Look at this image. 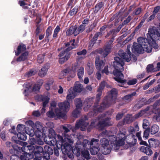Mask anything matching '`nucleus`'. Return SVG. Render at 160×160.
<instances>
[{
  "label": "nucleus",
  "mask_w": 160,
  "mask_h": 160,
  "mask_svg": "<svg viewBox=\"0 0 160 160\" xmlns=\"http://www.w3.org/2000/svg\"><path fill=\"white\" fill-rule=\"evenodd\" d=\"M102 34L101 32L97 33L93 37V38L91 40L89 44V46L90 47H92L95 43V41L97 40L98 37L99 36L101 35Z\"/></svg>",
  "instance_id": "bb28decb"
},
{
  "label": "nucleus",
  "mask_w": 160,
  "mask_h": 160,
  "mask_svg": "<svg viewBox=\"0 0 160 160\" xmlns=\"http://www.w3.org/2000/svg\"><path fill=\"white\" fill-rule=\"evenodd\" d=\"M98 147H97L95 146L90 147V151L91 154L93 155L97 154L99 151Z\"/></svg>",
  "instance_id": "72a5a7b5"
},
{
  "label": "nucleus",
  "mask_w": 160,
  "mask_h": 160,
  "mask_svg": "<svg viewBox=\"0 0 160 160\" xmlns=\"http://www.w3.org/2000/svg\"><path fill=\"white\" fill-rule=\"evenodd\" d=\"M148 142L150 146H153V144L155 143V139L152 138L149 139L148 140Z\"/></svg>",
  "instance_id": "69168bd1"
},
{
  "label": "nucleus",
  "mask_w": 160,
  "mask_h": 160,
  "mask_svg": "<svg viewBox=\"0 0 160 160\" xmlns=\"http://www.w3.org/2000/svg\"><path fill=\"white\" fill-rule=\"evenodd\" d=\"M57 137L59 145V148H61L62 153L64 154H68L69 152H72L77 157H79L81 153L82 154L81 148L88 146L87 140H84L82 142L79 140L77 141L75 148L72 149L71 144L73 143V140L71 137L66 136L65 139H64L63 137L61 135H58Z\"/></svg>",
  "instance_id": "f03ea898"
},
{
  "label": "nucleus",
  "mask_w": 160,
  "mask_h": 160,
  "mask_svg": "<svg viewBox=\"0 0 160 160\" xmlns=\"http://www.w3.org/2000/svg\"><path fill=\"white\" fill-rule=\"evenodd\" d=\"M11 160H20V158H19L16 155H13L10 157Z\"/></svg>",
  "instance_id": "338daca9"
},
{
  "label": "nucleus",
  "mask_w": 160,
  "mask_h": 160,
  "mask_svg": "<svg viewBox=\"0 0 160 160\" xmlns=\"http://www.w3.org/2000/svg\"><path fill=\"white\" fill-rule=\"evenodd\" d=\"M109 106V105H108L107 103V101H106H106H104L99 108H97V106L95 105L93 109V111L95 113L98 111L100 112H102L105 108L108 107Z\"/></svg>",
  "instance_id": "a211bd4d"
},
{
  "label": "nucleus",
  "mask_w": 160,
  "mask_h": 160,
  "mask_svg": "<svg viewBox=\"0 0 160 160\" xmlns=\"http://www.w3.org/2000/svg\"><path fill=\"white\" fill-rule=\"evenodd\" d=\"M70 53H67L64 57L60 58L59 60V63L62 64L67 61L70 58Z\"/></svg>",
  "instance_id": "2f4dec72"
},
{
  "label": "nucleus",
  "mask_w": 160,
  "mask_h": 160,
  "mask_svg": "<svg viewBox=\"0 0 160 160\" xmlns=\"http://www.w3.org/2000/svg\"><path fill=\"white\" fill-rule=\"evenodd\" d=\"M157 40H151L150 39L149 40H148V42H147L150 44L152 49V47L153 48L155 49H157L158 48V46L155 42Z\"/></svg>",
  "instance_id": "7c9ffc66"
},
{
  "label": "nucleus",
  "mask_w": 160,
  "mask_h": 160,
  "mask_svg": "<svg viewBox=\"0 0 160 160\" xmlns=\"http://www.w3.org/2000/svg\"><path fill=\"white\" fill-rule=\"evenodd\" d=\"M149 134V131L148 129H146L144 131L143 133V137L147 139Z\"/></svg>",
  "instance_id": "bf43d9fd"
},
{
  "label": "nucleus",
  "mask_w": 160,
  "mask_h": 160,
  "mask_svg": "<svg viewBox=\"0 0 160 160\" xmlns=\"http://www.w3.org/2000/svg\"><path fill=\"white\" fill-rule=\"evenodd\" d=\"M35 127L36 128L35 130H37L38 131H43V128L42 126L41 125V123L39 122H37L35 124Z\"/></svg>",
  "instance_id": "a18cd8bd"
},
{
  "label": "nucleus",
  "mask_w": 160,
  "mask_h": 160,
  "mask_svg": "<svg viewBox=\"0 0 160 160\" xmlns=\"http://www.w3.org/2000/svg\"><path fill=\"white\" fill-rule=\"evenodd\" d=\"M106 83L104 81H103L102 82L100 85L99 88H98V91L99 90L101 91L103 89Z\"/></svg>",
  "instance_id": "052dcab7"
},
{
  "label": "nucleus",
  "mask_w": 160,
  "mask_h": 160,
  "mask_svg": "<svg viewBox=\"0 0 160 160\" xmlns=\"http://www.w3.org/2000/svg\"><path fill=\"white\" fill-rule=\"evenodd\" d=\"M28 128V127H25V126L23 125H18L17 127V130L18 133L19 132H26V130Z\"/></svg>",
  "instance_id": "a878e982"
},
{
  "label": "nucleus",
  "mask_w": 160,
  "mask_h": 160,
  "mask_svg": "<svg viewBox=\"0 0 160 160\" xmlns=\"http://www.w3.org/2000/svg\"><path fill=\"white\" fill-rule=\"evenodd\" d=\"M26 133L29 135L31 137H33L35 134V131H34L33 129H31L28 131L26 132Z\"/></svg>",
  "instance_id": "6e6d98bb"
},
{
  "label": "nucleus",
  "mask_w": 160,
  "mask_h": 160,
  "mask_svg": "<svg viewBox=\"0 0 160 160\" xmlns=\"http://www.w3.org/2000/svg\"><path fill=\"white\" fill-rule=\"evenodd\" d=\"M132 18L131 16H129L122 23L123 25H125L128 23L131 20Z\"/></svg>",
  "instance_id": "e2e57ef3"
},
{
  "label": "nucleus",
  "mask_w": 160,
  "mask_h": 160,
  "mask_svg": "<svg viewBox=\"0 0 160 160\" xmlns=\"http://www.w3.org/2000/svg\"><path fill=\"white\" fill-rule=\"evenodd\" d=\"M44 56L42 54L39 55L38 56L37 61L38 63H42L44 60Z\"/></svg>",
  "instance_id": "603ef678"
},
{
  "label": "nucleus",
  "mask_w": 160,
  "mask_h": 160,
  "mask_svg": "<svg viewBox=\"0 0 160 160\" xmlns=\"http://www.w3.org/2000/svg\"><path fill=\"white\" fill-rule=\"evenodd\" d=\"M103 6V3L102 2H100L97 4L95 7L94 12H97Z\"/></svg>",
  "instance_id": "a19ab883"
},
{
  "label": "nucleus",
  "mask_w": 160,
  "mask_h": 160,
  "mask_svg": "<svg viewBox=\"0 0 160 160\" xmlns=\"http://www.w3.org/2000/svg\"><path fill=\"white\" fill-rule=\"evenodd\" d=\"M28 52H27L22 53L17 59V61L18 62H21L23 61L27 58L28 55Z\"/></svg>",
  "instance_id": "cd10ccee"
},
{
  "label": "nucleus",
  "mask_w": 160,
  "mask_h": 160,
  "mask_svg": "<svg viewBox=\"0 0 160 160\" xmlns=\"http://www.w3.org/2000/svg\"><path fill=\"white\" fill-rule=\"evenodd\" d=\"M149 125V123L148 120L144 119L143 120L142 123L143 128L144 129H147Z\"/></svg>",
  "instance_id": "de8ad7c7"
},
{
  "label": "nucleus",
  "mask_w": 160,
  "mask_h": 160,
  "mask_svg": "<svg viewBox=\"0 0 160 160\" xmlns=\"http://www.w3.org/2000/svg\"><path fill=\"white\" fill-rule=\"evenodd\" d=\"M88 146H87L85 147H82L81 148L82 149V156L87 159H89L90 158V154L88 150V149H89L91 146H95L97 147H99V144L98 143L99 141L98 139L93 138L91 140L90 142L89 143V141L88 140Z\"/></svg>",
  "instance_id": "423d86ee"
},
{
  "label": "nucleus",
  "mask_w": 160,
  "mask_h": 160,
  "mask_svg": "<svg viewBox=\"0 0 160 160\" xmlns=\"http://www.w3.org/2000/svg\"><path fill=\"white\" fill-rule=\"evenodd\" d=\"M147 37L148 40H160V34L156 28L153 27L149 28Z\"/></svg>",
  "instance_id": "6e6552de"
},
{
  "label": "nucleus",
  "mask_w": 160,
  "mask_h": 160,
  "mask_svg": "<svg viewBox=\"0 0 160 160\" xmlns=\"http://www.w3.org/2000/svg\"><path fill=\"white\" fill-rule=\"evenodd\" d=\"M52 33L51 28L49 27L47 29L45 38L47 42L49 40V37L51 35Z\"/></svg>",
  "instance_id": "37998d69"
},
{
  "label": "nucleus",
  "mask_w": 160,
  "mask_h": 160,
  "mask_svg": "<svg viewBox=\"0 0 160 160\" xmlns=\"http://www.w3.org/2000/svg\"><path fill=\"white\" fill-rule=\"evenodd\" d=\"M84 73V69L82 67H80L78 70V75L80 79H82V78Z\"/></svg>",
  "instance_id": "e433bc0d"
},
{
  "label": "nucleus",
  "mask_w": 160,
  "mask_h": 160,
  "mask_svg": "<svg viewBox=\"0 0 160 160\" xmlns=\"http://www.w3.org/2000/svg\"><path fill=\"white\" fill-rule=\"evenodd\" d=\"M98 93L97 95L96 100L97 102H98L99 101L100 99V97L102 95V92L101 90H99V91H98Z\"/></svg>",
  "instance_id": "680f3d73"
},
{
  "label": "nucleus",
  "mask_w": 160,
  "mask_h": 160,
  "mask_svg": "<svg viewBox=\"0 0 160 160\" xmlns=\"http://www.w3.org/2000/svg\"><path fill=\"white\" fill-rule=\"evenodd\" d=\"M44 153H46V155L48 156H44V158L45 160H48L50 158L49 154H52L53 153V150L48 145H45L44 147Z\"/></svg>",
  "instance_id": "dca6fc26"
},
{
  "label": "nucleus",
  "mask_w": 160,
  "mask_h": 160,
  "mask_svg": "<svg viewBox=\"0 0 160 160\" xmlns=\"http://www.w3.org/2000/svg\"><path fill=\"white\" fill-rule=\"evenodd\" d=\"M37 72V71L34 69L31 70L28 73V77L34 75Z\"/></svg>",
  "instance_id": "13d9d810"
},
{
  "label": "nucleus",
  "mask_w": 160,
  "mask_h": 160,
  "mask_svg": "<svg viewBox=\"0 0 160 160\" xmlns=\"http://www.w3.org/2000/svg\"><path fill=\"white\" fill-rule=\"evenodd\" d=\"M62 128L64 130V132L62 133V136H61L62 137H63L64 139H65V138L66 136H68L71 137L73 139L74 135L73 134H70L68 133L70 131V129H71V127L70 125H68L67 126H62Z\"/></svg>",
  "instance_id": "2eb2a0df"
},
{
  "label": "nucleus",
  "mask_w": 160,
  "mask_h": 160,
  "mask_svg": "<svg viewBox=\"0 0 160 160\" xmlns=\"http://www.w3.org/2000/svg\"><path fill=\"white\" fill-rule=\"evenodd\" d=\"M83 89V86L79 82H75L73 88V90L75 92H80Z\"/></svg>",
  "instance_id": "4be33fe9"
},
{
  "label": "nucleus",
  "mask_w": 160,
  "mask_h": 160,
  "mask_svg": "<svg viewBox=\"0 0 160 160\" xmlns=\"http://www.w3.org/2000/svg\"><path fill=\"white\" fill-rule=\"evenodd\" d=\"M136 94V93L134 92L131 94L125 96L123 98V99L127 102H129L131 100L132 97L135 96Z\"/></svg>",
  "instance_id": "58836bf2"
},
{
  "label": "nucleus",
  "mask_w": 160,
  "mask_h": 160,
  "mask_svg": "<svg viewBox=\"0 0 160 160\" xmlns=\"http://www.w3.org/2000/svg\"><path fill=\"white\" fill-rule=\"evenodd\" d=\"M75 103L77 109L80 108L82 106V102L80 98H76L75 100Z\"/></svg>",
  "instance_id": "ea45409f"
},
{
  "label": "nucleus",
  "mask_w": 160,
  "mask_h": 160,
  "mask_svg": "<svg viewBox=\"0 0 160 160\" xmlns=\"http://www.w3.org/2000/svg\"><path fill=\"white\" fill-rule=\"evenodd\" d=\"M78 11L77 7H75L73 8L69 13V14L71 16H72L76 14Z\"/></svg>",
  "instance_id": "864d4df0"
},
{
  "label": "nucleus",
  "mask_w": 160,
  "mask_h": 160,
  "mask_svg": "<svg viewBox=\"0 0 160 160\" xmlns=\"http://www.w3.org/2000/svg\"><path fill=\"white\" fill-rule=\"evenodd\" d=\"M56 102L55 101H52L51 102L50 105V110L47 113V116L50 118H54L56 117L55 114V110L58 109L56 107Z\"/></svg>",
  "instance_id": "ddd939ff"
},
{
  "label": "nucleus",
  "mask_w": 160,
  "mask_h": 160,
  "mask_svg": "<svg viewBox=\"0 0 160 160\" xmlns=\"http://www.w3.org/2000/svg\"><path fill=\"white\" fill-rule=\"evenodd\" d=\"M44 68H42L38 73V75L41 77H44L46 75L47 72L44 73Z\"/></svg>",
  "instance_id": "4d7b16f0"
},
{
  "label": "nucleus",
  "mask_w": 160,
  "mask_h": 160,
  "mask_svg": "<svg viewBox=\"0 0 160 160\" xmlns=\"http://www.w3.org/2000/svg\"><path fill=\"white\" fill-rule=\"evenodd\" d=\"M59 134H56L55 138H51V140L48 141V143L50 145L54 146L57 145V147L59 148V144L58 142V139L57 136Z\"/></svg>",
  "instance_id": "aec40b11"
},
{
  "label": "nucleus",
  "mask_w": 160,
  "mask_h": 160,
  "mask_svg": "<svg viewBox=\"0 0 160 160\" xmlns=\"http://www.w3.org/2000/svg\"><path fill=\"white\" fill-rule=\"evenodd\" d=\"M15 137H12V140H13L14 142L17 144L18 143H22L23 145V146L25 147H29V146H32V150H30V152L29 150H28V152L30 153H33L34 154V156L35 155V156H37V157H39L41 154H42L44 153V149L40 145H35L34 147L30 145V146H26L27 145V143L26 142H20L18 140H16L14 139Z\"/></svg>",
  "instance_id": "39448f33"
},
{
  "label": "nucleus",
  "mask_w": 160,
  "mask_h": 160,
  "mask_svg": "<svg viewBox=\"0 0 160 160\" xmlns=\"http://www.w3.org/2000/svg\"><path fill=\"white\" fill-rule=\"evenodd\" d=\"M114 39L112 38L108 42L106 43L105 48L104 50L102 49L98 50V53L101 54L104 58L110 52L112 46L111 45L113 42Z\"/></svg>",
  "instance_id": "9d476101"
},
{
  "label": "nucleus",
  "mask_w": 160,
  "mask_h": 160,
  "mask_svg": "<svg viewBox=\"0 0 160 160\" xmlns=\"http://www.w3.org/2000/svg\"><path fill=\"white\" fill-rule=\"evenodd\" d=\"M145 112L144 111H141L140 112L138 113V114H136L134 116V118H133L132 120V121H134L135 120V119L140 117L142 116L144 113Z\"/></svg>",
  "instance_id": "3c124183"
},
{
  "label": "nucleus",
  "mask_w": 160,
  "mask_h": 160,
  "mask_svg": "<svg viewBox=\"0 0 160 160\" xmlns=\"http://www.w3.org/2000/svg\"><path fill=\"white\" fill-rule=\"evenodd\" d=\"M76 31V27L72 26L71 27L68 29L66 32V35L67 36H70L73 34H74L75 36H76L77 34H76L75 32Z\"/></svg>",
  "instance_id": "b1692460"
},
{
  "label": "nucleus",
  "mask_w": 160,
  "mask_h": 160,
  "mask_svg": "<svg viewBox=\"0 0 160 160\" xmlns=\"http://www.w3.org/2000/svg\"><path fill=\"white\" fill-rule=\"evenodd\" d=\"M147 71L148 72H153L156 71L153 68V66L152 64H149L147 66Z\"/></svg>",
  "instance_id": "09e8293b"
},
{
  "label": "nucleus",
  "mask_w": 160,
  "mask_h": 160,
  "mask_svg": "<svg viewBox=\"0 0 160 160\" xmlns=\"http://www.w3.org/2000/svg\"><path fill=\"white\" fill-rule=\"evenodd\" d=\"M155 79H153L150 81L149 82L147 83L143 87V89L145 90L147 89L149 87L152 85L155 82Z\"/></svg>",
  "instance_id": "c03bdc74"
},
{
  "label": "nucleus",
  "mask_w": 160,
  "mask_h": 160,
  "mask_svg": "<svg viewBox=\"0 0 160 160\" xmlns=\"http://www.w3.org/2000/svg\"><path fill=\"white\" fill-rule=\"evenodd\" d=\"M93 67L92 64L90 63H88L86 69L89 75H91L93 71Z\"/></svg>",
  "instance_id": "c756f323"
},
{
  "label": "nucleus",
  "mask_w": 160,
  "mask_h": 160,
  "mask_svg": "<svg viewBox=\"0 0 160 160\" xmlns=\"http://www.w3.org/2000/svg\"><path fill=\"white\" fill-rule=\"evenodd\" d=\"M75 40L73 39L72 41L68 42L65 44L66 47L69 46L68 48H65L63 51L61 52L59 54L58 56L60 57H64L67 53H70L68 52L73 48H76V45L74 44Z\"/></svg>",
  "instance_id": "1a4fd4ad"
},
{
  "label": "nucleus",
  "mask_w": 160,
  "mask_h": 160,
  "mask_svg": "<svg viewBox=\"0 0 160 160\" xmlns=\"http://www.w3.org/2000/svg\"><path fill=\"white\" fill-rule=\"evenodd\" d=\"M87 119V118L85 117L84 119H82L77 122L76 124V128H80L82 131L85 130L88 125V123L86 121Z\"/></svg>",
  "instance_id": "f8f14e48"
},
{
  "label": "nucleus",
  "mask_w": 160,
  "mask_h": 160,
  "mask_svg": "<svg viewBox=\"0 0 160 160\" xmlns=\"http://www.w3.org/2000/svg\"><path fill=\"white\" fill-rule=\"evenodd\" d=\"M110 138V141L111 142L110 145L109 144L108 140L106 138H102L100 141V144L102 147V151L103 153L105 155L110 153L111 149V147L114 150L119 149L120 147L125 143L126 135L124 133L120 132L117 135L116 137L112 135Z\"/></svg>",
  "instance_id": "7ed1b4c3"
},
{
  "label": "nucleus",
  "mask_w": 160,
  "mask_h": 160,
  "mask_svg": "<svg viewBox=\"0 0 160 160\" xmlns=\"http://www.w3.org/2000/svg\"><path fill=\"white\" fill-rule=\"evenodd\" d=\"M50 98V95L48 92H47L45 93V95L43 96L42 98V100L43 102V107L42 109V112L43 113L45 112V107L46 105L48 103L49 101Z\"/></svg>",
  "instance_id": "4468645a"
},
{
  "label": "nucleus",
  "mask_w": 160,
  "mask_h": 160,
  "mask_svg": "<svg viewBox=\"0 0 160 160\" xmlns=\"http://www.w3.org/2000/svg\"><path fill=\"white\" fill-rule=\"evenodd\" d=\"M138 43L134 42L132 47L129 45L127 47V53L123 50H120L118 52L119 56L122 58H120L118 57L114 58V61L113 62L112 65L115 69L113 72L116 77L114 79L116 81L120 83L118 85L123 87L122 84L125 83L126 81L123 79L124 76L121 72L124 70L123 66L124 62L123 60L128 62L131 60L133 62L136 61L137 59L136 56L132 55L131 56V52L130 51L131 48L132 52L135 53L141 54L145 51L147 52H150L152 51V48L150 44L147 42V40L142 37H139L138 39Z\"/></svg>",
  "instance_id": "f257e3e1"
},
{
  "label": "nucleus",
  "mask_w": 160,
  "mask_h": 160,
  "mask_svg": "<svg viewBox=\"0 0 160 160\" xmlns=\"http://www.w3.org/2000/svg\"><path fill=\"white\" fill-rule=\"evenodd\" d=\"M79 67V65L77 63L73 64L72 67V71L73 72V74L71 76L72 78H73L75 76V72Z\"/></svg>",
  "instance_id": "79ce46f5"
},
{
  "label": "nucleus",
  "mask_w": 160,
  "mask_h": 160,
  "mask_svg": "<svg viewBox=\"0 0 160 160\" xmlns=\"http://www.w3.org/2000/svg\"><path fill=\"white\" fill-rule=\"evenodd\" d=\"M95 65L96 68L99 71L100 70L104 65L103 61L100 60V57L97 56L96 58Z\"/></svg>",
  "instance_id": "f3484780"
},
{
  "label": "nucleus",
  "mask_w": 160,
  "mask_h": 160,
  "mask_svg": "<svg viewBox=\"0 0 160 160\" xmlns=\"http://www.w3.org/2000/svg\"><path fill=\"white\" fill-rule=\"evenodd\" d=\"M59 108L55 110V114L57 118L63 117L70 109V103L67 101L58 103Z\"/></svg>",
  "instance_id": "20e7f679"
},
{
  "label": "nucleus",
  "mask_w": 160,
  "mask_h": 160,
  "mask_svg": "<svg viewBox=\"0 0 160 160\" xmlns=\"http://www.w3.org/2000/svg\"><path fill=\"white\" fill-rule=\"evenodd\" d=\"M26 49V47L25 45L21 43L18 46L17 48V51L15 52L16 55H18L21 52H24Z\"/></svg>",
  "instance_id": "393cba45"
},
{
  "label": "nucleus",
  "mask_w": 160,
  "mask_h": 160,
  "mask_svg": "<svg viewBox=\"0 0 160 160\" xmlns=\"http://www.w3.org/2000/svg\"><path fill=\"white\" fill-rule=\"evenodd\" d=\"M139 130V128L137 124L135 126V128L132 127H130L128 129L129 132L131 134L134 133L136 132Z\"/></svg>",
  "instance_id": "473e14b6"
},
{
  "label": "nucleus",
  "mask_w": 160,
  "mask_h": 160,
  "mask_svg": "<svg viewBox=\"0 0 160 160\" xmlns=\"http://www.w3.org/2000/svg\"><path fill=\"white\" fill-rule=\"evenodd\" d=\"M25 132L18 133L17 136L18 138L21 140L25 141L27 139V136Z\"/></svg>",
  "instance_id": "4c0bfd02"
},
{
  "label": "nucleus",
  "mask_w": 160,
  "mask_h": 160,
  "mask_svg": "<svg viewBox=\"0 0 160 160\" xmlns=\"http://www.w3.org/2000/svg\"><path fill=\"white\" fill-rule=\"evenodd\" d=\"M29 143L31 145H42L44 144L43 141L38 139L36 140L33 138H30L29 140Z\"/></svg>",
  "instance_id": "5701e85b"
},
{
  "label": "nucleus",
  "mask_w": 160,
  "mask_h": 160,
  "mask_svg": "<svg viewBox=\"0 0 160 160\" xmlns=\"http://www.w3.org/2000/svg\"><path fill=\"white\" fill-rule=\"evenodd\" d=\"M11 160H20V158H19L16 155H13L10 157Z\"/></svg>",
  "instance_id": "774afa93"
},
{
  "label": "nucleus",
  "mask_w": 160,
  "mask_h": 160,
  "mask_svg": "<svg viewBox=\"0 0 160 160\" xmlns=\"http://www.w3.org/2000/svg\"><path fill=\"white\" fill-rule=\"evenodd\" d=\"M80 110L81 108L77 109L76 108L73 112L72 115L75 118L78 117L79 115Z\"/></svg>",
  "instance_id": "49530a36"
},
{
  "label": "nucleus",
  "mask_w": 160,
  "mask_h": 160,
  "mask_svg": "<svg viewBox=\"0 0 160 160\" xmlns=\"http://www.w3.org/2000/svg\"><path fill=\"white\" fill-rule=\"evenodd\" d=\"M159 129L158 126L157 125H153L151 128L150 132L151 134L154 135L158 132Z\"/></svg>",
  "instance_id": "c85d7f7f"
},
{
  "label": "nucleus",
  "mask_w": 160,
  "mask_h": 160,
  "mask_svg": "<svg viewBox=\"0 0 160 160\" xmlns=\"http://www.w3.org/2000/svg\"><path fill=\"white\" fill-rule=\"evenodd\" d=\"M43 83V81L42 80H39L37 83L35 85L34 87L32 89H31V83H27L24 84L23 87L26 88L24 91V94L26 96L28 95L32 90L34 92H37L39 90L40 87L42 85Z\"/></svg>",
  "instance_id": "0eeeda50"
},
{
  "label": "nucleus",
  "mask_w": 160,
  "mask_h": 160,
  "mask_svg": "<svg viewBox=\"0 0 160 160\" xmlns=\"http://www.w3.org/2000/svg\"><path fill=\"white\" fill-rule=\"evenodd\" d=\"M117 93V92L116 89L113 88L111 90L109 97L114 100L116 98Z\"/></svg>",
  "instance_id": "f704fd0d"
},
{
  "label": "nucleus",
  "mask_w": 160,
  "mask_h": 160,
  "mask_svg": "<svg viewBox=\"0 0 160 160\" xmlns=\"http://www.w3.org/2000/svg\"><path fill=\"white\" fill-rule=\"evenodd\" d=\"M35 130V135L38 138H40L42 135V131H38L37 130Z\"/></svg>",
  "instance_id": "5fc2aeb1"
},
{
  "label": "nucleus",
  "mask_w": 160,
  "mask_h": 160,
  "mask_svg": "<svg viewBox=\"0 0 160 160\" xmlns=\"http://www.w3.org/2000/svg\"><path fill=\"white\" fill-rule=\"evenodd\" d=\"M85 26L81 24L79 27L77 28L76 27V31L75 32L76 34L78 35L80 33L83 32L85 29Z\"/></svg>",
  "instance_id": "c9c22d12"
},
{
  "label": "nucleus",
  "mask_w": 160,
  "mask_h": 160,
  "mask_svg": "<svg viewBox=\"0 0 160 160\" xmlns=\"http://www.w3.org/2000/svg\"><path fill=\"white\" fill-rule=\"evenodd\" d=\"M140 150L148 155H151L152 154V151L149 146H142L140 147Z\"/></svg>",
  "instance_id": "6ab92c4d"
},
{
  "label": "nucleus",
  "mask_w": 160,
  "mask_h": 160,
  "mask_svg": "<svg viewBox=\"0 0 160 160\" xmlns=\"http://www.w3.org/2000/svg\"><path fill=\"white\" fill-rule=\"evenodd\" d=\"M103 115L99 117L98 123L97 125L98 128L100 129H102L105 126L111 125L112 124L110 123L109 118H103Z\"/></svg>",
  "instance_id": "9b49d317"
},
{
  "label": "nucleus",
  "mask_w": 160,
  "mask_h": 160,
  "mask_svg": "<svg viewBox=\"0 0 160 160\" xmlns=\"http://www.w3.org/2000/svg\"><path fill=\"white\" fill-rule=\"evenodd\" d=\"M26 124L27 125H29L31 126L33 128L34 126V122L32 121L29 120L26 122Z\"/></svg>",
  "instance_id": "0e129e2a"
},
{
  "label": "nucleus",
  "mask_w": 160,
  "mask_h": 160,
  "mask_svg": "<svg viewBox=\"0 0 160 160\" xmlns=\"http://www.w3.org/2000/svg\"><path fill=\"white\" fill-rule=\"evenodd\" d=\"M60 27L58 25L57 26L54 31L53 34V38H56L57 37V34L60 31Z\"/></svg>",
  "instance_id": "8fccbe9b"
},
{
  "label": "nucleus",
  "mask_w": 160,
  "mask_h": 160,
  "mask_svg": "<svg viewBox=\"0 0 160 160\" xmlns=\"http://www.w3.org/2000/svg\"><path fill=\"white\" fill-rule=\"evenodd\" d=\"M75 96L74 92H73L72 89L68 90V94L66 96V100L68 102L73 99L75 97Z\"/></svg>",
  "instance_id": "412c9836"
}]
</instances>
